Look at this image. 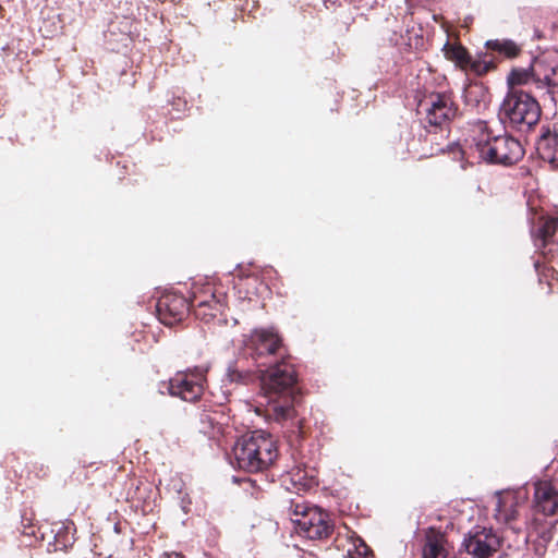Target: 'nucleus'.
I'll return each instance as SVG.
<instances>
[{
    "instance_id": "nucleus-1",
    "label": "nucleus",
    "mask_w": 558,
    "mask_h": 558,
    "mask_svg": "<svg viewBox=\"0 0 558 558\" xmlns=\"http://www.w3.org/2000/svg\"><path fill=\"white\" fill-rule=\"evenodd\" d=\"M260 389L274 403L272 411L277 420H287L294 413V403L299 398L298 372L290 355L282 356L268 364L266 369H258Z\"/></svg>"
},
{
    "instance_id": "nucleus-2",
    "label": "nucleus",
    "mask_w": 558,
    "mask_h": 558,
    "mask_svg": "<svg viewBox=\"0 0 558 558\" xmlns=\"http://www.w3.org/2000/svg\"><path fill=\"white\" fill-rule=\"evenodd\" d=\"M470 149L489 163L510 166L524 156L521 143L508 134H496L487 121H476L470 130Z\"/></svg>"
},
{
    "instance_id": "nucleus-3",
    "label": "nucleus",
    "mask_w": 558,
    "mask_h": 558,
    "mask_svg": "<svg viewBox=\"0 0 558 558\" xmlns=\"http://www.w3.org/2000/svg\"><path fill=\"white\" fill-rule=\"evenodd\" d=\"M232 451L234 465L247 473L268 471L279 457L277 441L264 430H254L242 436Z\"/></svg>"
},
{
    "instance_id": "nucleus-4",
    "label": "nucleus",
    "mask_w": 558,
    "mask_h": 558,
    "mask_svg": "<svg viewBox=\"0 0 558 558\" xmlns=\"http://www.w3.org/2000/svg\"><path fill=\"white\" fill-rule=\"evenodd\" d=\"M541 114L536 98L523 89L508 90L499 111L500 118L520 132H527L536 125Z\"/></svg>"
},
{
    "instance_id": "nucleus-5",
    "label": "nucleus",
    "mask_w": 558,
    "mask_h": 558,
    "mask_svg": "<svg viewBox=\"0 0 558 558\" xmlns=\"http://www.w3.org/2000/svg\"><path fill=\"white\" fill-rule=\"evenodd\" d=\"M417 113L422 117L425 128L448 130L460 116L459 105L450 92H430L422 96L417 102Z\"/></svg>"
},
{
    "instance_id": "nucleus-6",
    "label": "nucleus",
    "mask_w": 558,
    "mask_h": 558,
    "mask_svg": "<svg viewBox=\"0 0 558 558\" xmlns=\"http://www.w3.org/2000/svg\"><path fill=\"white\" fill-rule=\"evenodd\" d=\"M244 352L258 368L289 355L281 337L270 329H255L245 341Z\"/></svg>"
},
{
    "instance_id": "nucleus-7",
    "label": "nucleus",
    "mask_w": 558,
    "mask_h": 558,
    "mask_svg": "<svg viewBox=\"0 0 558 558\" xmlns=\"http://www.w3.org/2000/svg\"><path fill=\"white\" fill-rule=\"evenodd\" d=\"M526 497L520 492L504 490L496 494L494 518L515 534L523 533L524 523L522 511L525 510Z\"/></svg>"
},
{
    "instance_id": "nucleus-8",
    "label": "nucleus",
    "mask_w": 558,
    "mask_h": 558,
    "mask_svg": "<svg viewBox=\"0 0 558 558\" xmlns=\"http://www.w3.org/2000/svg\"><path fill=\"white\" fill-rule=\"evenodd\" d=\"M207 367L195 366L184 372H178L165 384L169 393L187 402H196L204 392Z\"/></svg>"
},
{
    "instance_id": "nucleus-9",
    "label": "nucleus",
    "mask_w": 558,
    "mask_h": 558,
    "mask_svg": "<svg viewBox=\"0 0 558 558\" xmlns=\"http://www.w3.org/2000/svg\"><path fill=\"white\" fill-rule=\"evenodd\" d=\"M530 221L534 246L544 257L553 255L558 246L554 240L555 234L558 232V217L548 215L543 209L532 208Z\"/></svg>"
},
{
    "instance_id": "nucleus-10",
    "label": "nucleus",
    "mask_w": 558,
    "mask_h": 558,
    "mask_svg": "<svg viewBox=\"0 0 558 558\" xmlns=\"http://www.w3.org/2000/svg\"><path fill=\"white\" fill-rule=\"evenodd\" d=\"M502 539L493 530L475 526L463 538L462 548L473 558H490L501 547Z\"/></svg>"
},
{
    "instance_id": "nucleus-11",
    "label": "nucleus",
    "mask_w": 558,
    "mask_h": 558,
    "mask_svg": "<svg viewBox=\"0 0 558 558\" xmlns=\"http://www.w3.org/2000/svg\"><path fill=\"white\" fill-rule=\"evenodd\" d=\"M442 51L447 60L453 62L458 69L466 74L471 73L482 77L487 74L488 69H492V61L483 60L481 58V51L473 57L460 41H447Z\"/></svg>"
},
{
    "instance_id": "nucleus-12",
    "label": "nucleus",
    "mask_w": 558,
    "mask_h": 558,
    "mask_svg": "<svg viewBox=\"0 0 558 558\" xmlns=\"http://www.w3.org/2000/svg\"><path fill=\"white\" fill-rule=\"evenodd\" d=\"M156 312L161 324L173 326L189 316L190 300L178 292H166L158 299Z\"/></svg>"
},
{
    "instance_id": "nucleus-13",
    "label": "nucleus",
    "mask_w": 558,
    "mask_h": 558,
    "mask_svg": "<svg viewBox=\"0 0 558 558\" xmlns=\"http://www.w3.org/2000/svg\"><path fill=\"white\" fill-rule=\"evenodd\" d=\"M523 52L522 45L510 38L488 39L484 44V50L481 51V58L492 61V69L487 70V74L498 69L504 60H514Z\"/></svg>"
},
{
    "instance_id": "nucleus-14",
    "label": "nucleus",
    "mask_w": 558,
    "mask_h": 558,
    "mask_svg": "<svg viewBox=\"0 0 558 558\" xmlns=\"http://www.w3.org/2000/svg\"><path fill=\"white\" fill-rule=\"evenodd\" d=\"M299 534L310 539H324L329 537L333 531L327 513L320 509L310 510L305 517L292 519Z\"/></svg>"
},
{
    "instance_id": "nucleus-15",
    "label": "nucleus",
    "mask_w": 558,
    "mask_h": 558,
    "mask_svg": "<svg viewBox=\"0 0 558 558\" xmlns=\"http://www.w3.org/2000/svg\"><path fill=\"white\" fill-rule=\"evenodd\" d=\"M535 510L545 517L558 513V481H539L534 485Z\"/></svg>"
},
{
    "instance_id": "nucleus-16",
    "label": "nucleus",
    "mask_w": 558,
    "mask_h": 558,
    "mask_svg": "<svg viewBox=\"0 0 558 558\" xmlns=\"http://www.w3.org/2000/svg\"><path fill=\"white\" fill-rule=\"evenodd\" d=\"M449 543L447 535L434 526L424 531L421 558H448Z\"/></svg>"
},
{
    "instance_id": "nucleus-17",
    "label": "nucleus",
    "mask_w": 558,
    "mask_h": 558,
    "mask_svg": "<svg viewBox=\"0 0 558 558\" xmlns=\"http://www.w3.org/2000/svg\"><path fill=\"white\" fill-rule=\"evenodd\" d=\"M538 156L549 162L554 168H558V126L553 131L542 129V134L536 143Z\"/></svg>"
},
{
    "instance_id": "nucleus-18",
    "label": "nucleus",
    "mask_w": 558,
    "mask_h": 558,
    "mask_svg": "<svg viewBox=\"0 0 558 558\" xmlns=\"http://www.w3.org/2000/svg\"><path fill=\"white\" fill-rule=\"evenodd\" d=\"M536 89L551 96L558 95V65H551L543 59V65L536 66Z\"/></svg>"
},
{
    "instance_id": "nucleus-19",
    "label": "nucleus",
    "mask_w": 558,
    "mask_h": 558,
    "mask_svg": "<svg viewBox=\"0 0 558 558\" xmlns=\"http://www.w3.org/2000/svg\"><path fill=\"white\" fill-rule=\"evenodd\" d=\"M543 65V59L534 58L527 69L513 68L507 76V85L510 89H518V86L533 84L536 87V66Z\"/></svg>"
},
{
    "instance_id": "nucleus-20",
    "label": "nucleus",
    "mask_w": 558,
    "mask_h": 558,
    "mask_svg": "<svg viewBox=\"0 0 558 558\" xmlns=\"http://www.w3.org/2000/svg\"><path fill=\"white\" fill-rule=\"evenodd\" d=\"M226 379L230 384L246 386L255 381L256 373L248 367H245L243 360L236 359L228 364Z\"/></svg>"
},
{
    "instance_id": "nucleus-21",
    "label": "nucleus",
    "mask_w": 558,
    "mask_h": 558,
    "mask_svg": "<svg viewBox=\"0 0 558 558\" xmlns=\"http://www.w3.org/2000/svg\"><path fill=\"white\" fill-rule=\"evenodd\" d=\"M220 301H226V295L222 293L218 294L214 284L207 282L205 284H195L193 287L192 298L190 300L191 306Z\"/></svg>"
},
{
    "instance_id": "nucleus-22",
    "label": "nucleus",
    "mask_w": 558,
    "mask_h": 558,
    "mask_svg": "<svg viewBox=\"0 0 558 558\" xmlns=\"http://www.w3.org/2000/svg\"><path fill=\"white\" fill-rule=\"evenodd\" d=\"M191 308H193V313L197 319H201L205 323H210L225 314L227 304L226 301H220L214 303H204L202 305H194L191 306Z\"/></svg>"
},
{
    "instance_id": "nucleus-23",
    "label": "nucleus",
    "mask_w": 558,
    "mask_h": 558,
    "mask_svg": "<svg viewBox=\"0 0 558 558\" xmlns=\"http://www.w3.org/2000/svg\"><path fill=\"white\" fill-rule=\"evenodd\" d=\"M524 530L526 539L532 536L543 537L548 531V522L544 518L533 514L531 519L523 518Z\"/></svg>"
},
{
    "instance_id": "nucleus-24",
    "label": "nucleus",
    "mask_w": 558,
    "mask_h": 558,
    "mask_svg": "<svg viewBox=\"0 0 558 558\" xmlns=\"http://www.w3.org/2000/svg\"><path fill=\"white\" fill-rule=\"evenodd\" d=\"M534 267L538 275L539 284L546 283L547 291L546 293L553 292V281H556V270L546 264H541L538 260L534 263Z\"/></svg>"
},
{
    "instance_id": "nucleus-25",
    "label": "nucleus",
    "mask_w": 558,
    "mask_h": 558,
    "mask_svg": "<svg viewBox=\"0 0 558 558\" xmlns=\"http://www.w3.org/2000/svg\"><path fill=\"white\" fill-rule=\"evenodd\" d=\"M317 509L316 507H310L305 501L302 500L301 497L292 499L289 506V514L290 519H298L305 517L310 513V510Z\"/></svg>"
},
{
    "instance_id": "nucleus-26",
    "label": "nucleus",
    "mask_w": 558,
    "mask_h": 558,
    "mask_svg": "<svg viewBox=\"0 0 558 558\" xmlns=\"http://www.w3.org/2000/svg\"><path fill=\"white\" fill-rule=\"evenodd\" d=\"M20 532L26 536L37 537V525L35 523V517L32 511H24L21 515Z\"/></svg>"
},
{
    "instance_id": "nucleus-27",
    "label": "nucleus",
    "mask_w": 558,
    "mask_h": 558,
    "mask_svg": "<svg viewBox=\"0 0 558 558\" xmlns=\"http://www.w3.org/2000/svg\"><path fill=\"white\" fill-rule=\"evenodd\" d=\"M464 96H465V100L468 102H471L473 100V96H474V101L478 102L480 101L478 97L485 96V90H484L483 85L482 84L469 85L465 88Z\"/></svg>"
},
{
    "instance_id": "nucleus-28",
    "label": "nucleus",
    "mask_w": 558,
    "mask_h": 558,
    "mask_svg": "<svg viewBox=\"0 0 558 558\" xmlns=\"http://www.w3.org/2000/svg\"><path fill=\"white\" fill-rule=\"evenodd\" d=\"M349 1L356 10H362V11H369L378 4V0H349Z\"/></svg>"
},
{
    "instance_id": "nucleus-29",
    "label": "nucleus",
    "mask_w": 558,
    "mask_h": 558,
    "mask_svg": "<svg viewBox=\"0 0 558 558\" xmlns=\"http://www.w3.org/2000/svg\"><path fill=\"white\" fill-rule=\"evenodd\" d=\"M295 427H296V429H293L292 433L295 434L296 438H302L303 434H304L303 421L302 420H298V422L295 423Z\"/></svg>"
},
{
    "instance_id": "nucleus-30",
    "label": "nucleus",
    "mask_w": 558,
    "mask_h": 558,
    "mask_svg": "<svg viewBox=\"0 0 558 558\" xmlns=\"http://www.w3.org/2000/svg\"><path fill=\"white\" fill-rule=\"evenodd\" d=\"M160 558H182V555L178 554V553H165L160 556Z\"/></svg>"
},
{
    "instance_id": "nucleus-31",
    "label": "nucleus",
    "mask_w": 558,
    "mask_h": 558,
    "mask_svg": "<svg viewBox=\"0 0 558 558\" xmlns=\"http://www.w3.org/2000/svg\"><path fill=\"white\" fill-rule=\"evenodd\" d=\"M201 422H202V423H211V417H210V415H208V414H203V415L201 416Z\"/></svg>"
},
{
    "instance_id": "nucleus-32",
    "label": "nucleus",
    "mask_w": 558,
    "mask_h": 558,
    "mask_svg": "<svg viewBox=\"0 0 558 558\" xmlns=\"http://www.w3.org/2000/svg\"><path fill=\"white\" fill-rule=\"evenodd\" d=\"M390 40H391V41H393V43H395V45H398V44H399V39H398V38H391Z\"/></svg>"
}]
</instances>
